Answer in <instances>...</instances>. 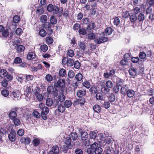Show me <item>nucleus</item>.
<instances>
[{
	"mask_svg": "<svg viewBox=\"0 0 154 154\" xmlns=\"http://www.w3.org/2000/svg\"><path fill=\"white\" fill-rule=\"evenodd\" d=\"M8 138L11 142L15 141L16 139V133L14 130H11L8 136Z\"/></svg>",
	"mask_w": 154,
	"mask_h": 154,
	"instance_id": "nucleus-8",
	"label": "nucleus"
},
{
	"mask_svg": "<svg viewBox=\"0 0 154 154\" xmlns=\"http://www.w3.org/2000/svg\"><path fill=\"white\" fill-rule=\"evenodd\" d=\"M2 35L5 37H7L9 36V32L8 29H6L2 32Z\"/></svg>",
	"mask_w": 154,
	"mask_h": 154,
	"instance_id": "nucleus-58",
	"label": "nucleus"
},
{
	"mask_svg": "<svg viewBox=\"0 0 154 154\" xmlns=\"http://www.w3.org/2000/svg\"><path fill=\"white\" fill-rule=\"evenodd\" d=\"M134 91L132 89H130L127 91L126 95L128 97L131 98L134 96Z\"/></svg>",
	"mask_w": 154,
	"mask_h": 154,
	"instance_id": "nucleus-21",
	"label": "nucleus"
},
{
	"mask_svg": "<svg viewBox=\"0 0 154 154\" xmlns=\"http://www.w3.org/2000/svg\"><path fill=\"white\" fill-rule=\"evenodd\" d=\"M106 87L111 88L113 87V83L111 81L109 80L106 82Z\"/></svg>",
	"mask_w": 154,
	"mask_h": 154,
	"instance_id": "nucleus-59",
	"label": "nucleus"
},
{
	"mask_svg": "<svg viewBox=\"0 0 154 154\" xmlns=\"http://www.w3.org/2000/svg\"><path fill=\"white\" fill-rule=\"evenodd\" d=\"M46 41L47 44L51 45L53 42L54 40L52 37L49 36L46 37Z\"/></svg>",
	"mask_w": 154,
	"mask_h": 154,
	"instance_id": "nucleus-39",
	"label": "nucleus"
},
{
	"mask_svg": "<svg viewBox=\"0 0 154 154\" xmlns=\"http://www.w3.org/2000/svg\"><path fill=\"white\" fill-rule=\"evenodd\" d=\"M40 139L37 138H35L33 140L32 143L35 146H37L40 144Z\"/></svg>",
	"mask_w": 154,
	"mask_h": 154,
	"instance_id": "nucleus-37",
	"label": "nucleus"
},
{
	"mask_svg": "<svg viewBox=\"0 0 154 154\" xmlns=\"http://www.w3.org/2000/svg\"><path fill=\"white\" fill-rule=\"evenodd\" d=\"M51 151L55 154H58L59 152V149L58 146L57 145L54 146L52 147Z\"/></svg>",
	"mask_w": 154,
	"mask_h": 154,
	"instance_id": "nucleus-31",
	"label": "nucleus"
},
{
	"mask_svg": "<svg viewBox=\"0 0 154 154\" xmlns=\"http://www.w3.org/2000/svg\"><path fill=\"white\" fill-rule=\"evenodd\" d=\"M90 88L89 91L91 94H95L97 93L98 90L95 86H92Z\"/></svg>",
	"mask_w": 154,
	"mask_h": 154,
	"instance_id": "nucleus-30",
	"label": "nucleus"
},
{
	"mask_svg": "<svg viewBox=\"0 0 154 154\" xmlns=\"http://www.w3.org/2000/svg\"><path fill=\"white\" fill-rule=\"evenodd\" d=\"M47 19V17L45 15H43L41 16L40 18V21L41 22L44 23L46 22Z\"/></svg>",
	"mask_w": 154,
	"mask_h": 154,
	"instance_id": "nucleus-49",
	"label": "nucleus"
},
{
	"mask_svg": "<svg viewBox=\"0 0 154 154\" xmlns=\"http://www.w3.org/2000/svg\"><path fill=\"white\" fill-rule=\"evenodd\" d=\"M65 80L64 79H60L54 84V86L55 88L58 89L59 91H62V90H65Z\"/></svg>",
	"mask_w": 154,
	"mask_h": 154,
	"instance_id": "nucleus-3",
	"label": "nucleus"
},
{
	"mask_svg": "<svg viewBox=\"0 0 154 154\" xmlns=\"http://www.w3.org/2000/svg\"><path fill=\"white\" fill-rule=\"evenodd\" d=\"M59 93L57 97V100L58 101L62 103L65 100L66 97L64 94V90L59 91Z\"/></svg>",
	"mask_w": 154,
	"mask_h": 154,
	"instance_id": "nucleus-7",
	"label": "nucleus"
},
{
	"mask_svg": "<svg viewBox=\"0 0 154 154\" xmlns=\"http://www.w3.org/2000/svg\"><path fill=\"white\" fill-rule=\"evenodd\" d=\"M79 132L81 134V139L82 140H87L88 137L87 133L83 131L82 129L80 128Z\"/></svg>",
	"mask_w": 154,
	"mask_h": 154,
	"instance_id": "nucleus-11",
	"label": "nucleus"
},
{
	"mask_svg": "<svg viewBox=\"0 0 154 154\" xmlns=\"http://www.w3.org/2000/svg\"><path fill=\"white\" fill-rule=\"evenodd\" d=\"M79 48L81 51H85L86 48V45L84 42H79Z\"/></svg>",
	"mask_w": 154,
	"mask_h": 154,
	"instance_id": "nucleus-26",
	"label": "nucleus"
},
{
	"mask_svg": "<svg viewBox=\"0 0 154 154\" xmlns=\"http://www.w3.org/2000/svg\"><path fill=\"white\" fill-rule=\"evenodd\" d=\"M116 80V85L120 87H122L123 85L124 81L122 79L116 76H114L113 77V80Z\"/></svg>",
	"mask_w": 154,
	"mask_h": 154,
	"instance_id": "nucleus-10",
	"label": "nucleus"
},
{
	"mask_svg": "<svg viewBox=\"0 0 154 154\" xmlns=\"http://www.w3.org/2000/svg\"><path fill=\"white\" fill-rule=\"evenodd\" d=\"M25 75H20L17 77V80L20 83H22L23 82V79H25Z\"/></svg>",
	"mask_w": 154,
	"mask_h": 154,
	"instance_id": "nucleus-46",
	"label": "nucleus"
},
{
	"mask_svg": "<svg viewBox=\"0 0 154 154\" xmlns=\"http://www.w3.org/2000/svg\"><path fill=\"white\" fill-rule=\"evenodd\" d=\"M105 33L106 35H111L113 32V29L110 27H107L105 29Z\"/></svg>",
	"mask_w": 154,
	"mask_h": 154,
	"instance_id": "nucleus-35",
	"label": "nucleus"
},
{
	"mask_svg": "<svg viewBox=\"0 0 154 154\" xmlns=\"http://www.w3.org/2000/svg\"><path fill=\"white\" fill-rule=\"evenodd\" d=\"M72 147H70L66 145H64L62 148V151L65 153H67L69 149H71Z\"/></svg>",
	"mask_w": 154,
	"mask_h": 154,
	"instance_id": "nucleus-44",
	"label": "nucleus"
},
{
	"mask_svg": "<svg viewBox=\"0 0 154 154\" xmlns=\"http://www.w3.org/2000/svg\"><path fill=\"white\" fill-rule=\"evenodd\" d=\"M95 149L94 153L95 154H101L103 152L102 148L99 146L98 144L96 142H95Z\"/></svg>",
	"mask_w": 154,
	"mask_h": 154,
	"instance_id": "nucleus-12",
	"label": "nucleus"
},
{
	"mask_svg": "<svg viewBox=\"0 0 154 154\" xmlns=\"http://www.w3.org/2000/svg\"><path fill=\"white\" fill-rule=\"evenodd\" d=\"M35 53L33 52H31L28 53L27 56V58L29 60H32L35 58Z\"/></svg>",
	"mask_w": 154,
	"mask_h": 154,
	"instance_id": "nucleus-18",
	"label": "nucleus"
},
{
	"mask_svg": "<svg viewBox=\"0 0 154 154\" xmlns=\"http://www.w3.org/2000/svg\"><path fill=\"white\" fill-rule=\"evenodd\" d=\"M140 8L138 7L134 8L133 9V14H134L136 15L140 13Z\"/></svg>",
	"mask_w": 154,
	"mask_h": 154,
	"instance_id": "nucleus-47",
	"label": "nucleus"
},
{
	"mask_svg": "<svg viewBox=\"0 0 154 154\" xmlns=\"http://www.w3.org/2000/svg\"><path fill=\"white\" fill-rule=\"evenodd\" d=\"M86 94V91L85 89L78 90L76 92V95L79 98H84Z\"/></svg>",
	"mask_w": 154,
	"mask_h": 154,
	"instance_id": "nucleus-9",
	"label": "nucleus"
},
{
	"mask_svg": "<svg viewBox=\"0 0 154 154\" xmlns=\"http://www.w3.org/2000/svg\"><path fill=\"white\" fill-rule=\"evenodd\" d=\"M40 49L41 51L44 52H45L48 50V47L47 45L44 44L40 46Z\"/></svg>",
	"mask_w": 154,
	"mask_h": 154,
	"instance_id": "nucleus-43",
	"label": "nucleus"
},
{
	"mask_svg": "<svg viewBox=\"0 0 154 154\" xmlns=\"http://www.w3.org/2000/svg\"><path fill=\"white\" fill-rule=\"evenodd\" d=\"M114 24L116 26L118 25L119 24L120 22L119 19V18L118 17H115L114 18Z\"/></svg>",
	"mask_w": 154,
	"mask_h": 154,
	"instance_id": "nucleus-54",
	"label": "nucleus"
},
{
	"mask_svg": "<svg viewBox=\"0 0 154 154\" xmlns=\"http://www.w3.org/2000/svg\"><path fill=\"white\" fill-rule=\"evenodd\" d=\"M58 111L61 113H63L65 110V107L61 104H60L58 106Z\"/></svg>",
	"mask_w": 154,
	"mask_h": 154,
	"instance_id": "nucleus-40",
	"label": "nucleus"
},
{
	"mask_svg": "<svg viewBox=\"0 0 154 154\" xmlns=\"http://www.w3.org/2000/svg\"><path fill=\"white\" fill-rule=\"evenodd\" d=\"M54 89L53 86H49L47 88V91L49 94H51L53 93Z\"/></svg>",
	"mask_w": 154,
	"mask_h": 154,
	"instance_id": "nucleus-57",
	"label": "nucleus"
},
{
	"mask_svg": "<svg viewBox=\"0 0 154 154\" xmlns=\"http://www.w3.org/2000/svg\"><path fill=\"white\" fill-rule=\"evenodd\" d=\"M25 79L27 81H30L32 80L34 78V76L32 75H25Z\"/></svg>",
	"mask_w": 154,
	"mask_h": 154,
	"instance_id": "nucleus-60",
	"label": "nucleus"
},
{
	"mask_svg": "<svg viewBox=\"0 0 154 154\" xmlns=\"http://www.w3.org/2000/svg\"><path fill=\"white\" fill-rule=\"evenodd\" d=\"M38 34L40 36L42 37H45L47 35V32L43 28L41 27L39 28Z\"/></svg>",
	"mask_w": 154,
	"mask_h": 154,
	"instance_id": "nucleus-22",
	"label": "nucleus"
},
{
	"mask_svg": "<svg viewBox=\"0 0 154 154\" xmlns=\"http://www.w3.org/2000/svg\"><path fill=\"white\" fill-rule=\"evenodd\" d=\"M46 104L48 106H51L53 103V100L51 98L47 99L46 101Z\"/></svg>",
	"mask_w": 154,
	"mask_h": 154,
	"instance_id": "nucleus-48",
	"label": "nucleus"
},
{
	"mask_svg": "<svg viewBox=\"0 0 154 154\" xmlns=\"http://www.w3.org/2000/svg\"><path fill=\"white\" fill-rule=\"evenodd\" d=\"M22 58L19 57H17L15 58L14 60V63L16 64L21 63L22 62Z\"/></svg>",
	"mask_w": 154,
	"mask_h": 154,
	"instance_id": "nucleus-45",
	"label": "nucleus"
},
{
	"mask_svg": "<svg viewBox=\"0 0 154 154\" xmlns=\"http://www.w3.org/2000/svg\"><path fill=\"white\" fill-rule=\"evenodd\" d=\"M137 19V17L135 14H133L130 16V20L131 23H134Z\"/></svg>",
	"mask_w": 154,
	"mask_h": 154,
	"instance_id": "nucleus-36",
	"label": "nucleus"
},
{
	"mask_svg": "<svg viewBox=\"0 0 154 154\" xmlns=\"http://www.w3.org/2000/svg\"><path fill=\"white\" fill-rule=\"evenodd\" d=\"M81 27V25L78 23H76L75 24L73 27V29L75 30H79Z\"/></svg>",
	"mask_w": 154,
	"mask_h": 154,
	"instance_id": "nucleus-56",
	"label": "nucleus"
},
{
	"mask_svg": "<svg viewBox=\"0 0 154 154\" xmlns=\"http://www.w3.org/2000/svg\"><path fill=\"white\" fill-rule=\"evenodd\" d=\"M95 34L93 33H91L88 35V38L89 40H92L93 39L95 38Z\"/></svg>",
	"mask_w": 154,
	"mask_h": 154,
	"instance_id": "nucleus-61",
	"label": "nucleus"
},
{
	"mask_svg": "<svg viewBox=\"0 0 154 154\" xmlns=\"http://www.w3.org/2000/svg\"><path fill=\"white\" fill-rule=\"evenodd\" d=\"M12 120L13 121L15 125L16 126L19 125L21 124L20 120L18 118H16Z\"/></svg>",
	"mask_w": 154,
	"mask_h": 154,
	"instance_id": "nucleus-51",
	"label": "nucleus"
},
{
	"mask_svg": "<svg viewBox=\"0 0 154 154\" xmlns=\"http://www.w3.org/2000/svg\"><path fill=\"white\" fill-rule=\"evenodd\" d=\"M13 20L14 23H17L20 22V16L18 15H15L13 17Z\"/></svg>",
	"mask_w": 154,
	"mask_h": 154,
	"instance_id": "nucleus-32",
	"label": "nucleus"
},
{
	"mask_svg": "<svg viewBox=\"0 0 154 154\" xmlns=\"http://www.w3.org/2000/svg\"><path fill=\"white\" fill-rule=\"evenodd\" d=\"M1 94L4 97H7L9 95V91L6 89H3L1 91Z\"/></svg>",
	"mask_w": 154,
	"mask_h": 154,
	"instance_id": "nucleus-52",
	"label": "nucleus"
},
{
	"mask_svg": "<svg viewBox=\"0 0 154 154\" xmlns=\"http://www.w3.org/2000/svg\"><path fill=\"white\" fill-rule=\"evenodd\" d=\"M36 14L38 15H41L45 12L44 7L42 6L38 7L36 10Z\"/></svg>",
	"mask_w": 154,
	"mask_h": 154,
	"instance_id": "nucleus-13",
	"label": "nucleus"
},
{
	"mask_svg": "<svg viewBox=\"0 0 154 154\" xmlns=\"http://www.w3.org/2000/svg\"><path fill=\"white\" fill-rule=\"evenodd\" d=\"M59 75L62 77H64L66 75V71L64 69H61L59 71Z\"/></svg>",
	"mask_w": 154,
	"mask_h": 154,
	"instance_id": "nucleus-42",
	"label": "nucleus"
},
{
	"mask_svg": "<svg viewBox=\"0 0 154 154\" xmlns=\"http://www.w3.org/2000/svg\"><path fill=\"white\" fill-rule=\"evenodd\" d=\"M59 7L58 5L54 6L52 4H49L47 6V10L48 12H52L54 15L58 14L61 16L63 13V10L62 7Z\"/></svg>",
	"mask_w": 154,
	"mask_h": 154,
	"instance_id": "nucleus-1",
	"label": "nucleus"
},
{
	"mask_svg": "<svg viewBox=\"0 0 154 154\" xmlns=\"http://www.w3.org/2000/svg\"><path fill=\"white\" fill-rule=\"evenodd\" d=\"M39 106V108L41 110V114L42 118L44 120L47 119V115L49 113L48 108L45 106V104L43 103H40Z\"/></svg>",
	"mask_w": 154,
	"mask_h": 154,
	"instance_id": "nucleus-2",
	"label": "nucleus"
},
{
	"mask_svg": "<svg viewBox=\"0 0 154 154\" xmlns=\"http://www.w3.org/2000/svg\"><path fill=\"white\" fill-rule=\"evenodd\" d=\"M93 109L94 111L97 113H99L101 110V108L98 105H95L93 107Z\"/></svg>",
	"mask_w": 154,
	"mask_h": 154,
	"instance_id": "nucleus-34",
	"label": "nucleus"
},
{
	"mask_svg": "<svg viewBox=\"0 0 154 154\" xmlns=\"http://www.w3.org/2000/svg\"><path fill=\"white\" fill-rule=\"evenodd\" d=\"M50 23L53 25L56 24L57 21L56 18L53 15H52L50 18Z\"/></svg>",
	"mask_w": 154,
	"mask_h": 154,
	"instance_id": "nucleus-38",
	"label": "nucleus"
},
{
	"mask_svg": "<svg viewBox=\"0 0 154 154\" xmlns=\"http://www.w3.org/2000/svg\"><path fill=\"white\" fill-rule=\"evenodd\" d=\"M95 25V24L94 22L91 21L88 26H87L86 28L89 31H91L94 28Z\"/></svg>",
	"mask_w": 154,
	"mask_h": 154,
	"instance_id": "nucleus-29",
	"label": "nucleus"
},
{
	"mask_svg": "<svg viewBox=\"0 0 154 154\" xmlns=\"http://www.w3.org/2000/svg\"><path fill=\"white\" fill-rule=\"evenodd\" d=\"M95 142L91 145L90 148H88L87 150V152L88 154H94V153Z\"/></svg>",
	"mask_w": 154,
	"mask_h": 154,
	"instance_id": "nucleus-14",
	"label": "nucleus"
},
{
	"mask_svg": "<svg viewBox=\"0 0 154 154\" xmlns=\"http://www.w3.org/2000/svg\"><path fill=\"white\" fill-rule=\"evenodd\" d=\"M71 137L72 140H76L78 138V135L76 132H73L71 134Z\"/></svg>",
	"mask_w": 154,
	"mask_h": 154,
	"instance_id": "nucleus-63",
	"label": "nucleus"
},
{
	"mask_svg": "<svg viewBox=\"0 0 154 154\" xmlns=\"http://www.w3.org/2000/svg\"><path fill=\"white\" fill-rule=\"evenodd\" d=\"M83 86H84L87 89H89L91 87V85L89 81L85 79L82 83Z\"/></svg>",
	"mask_w": 154,
	"mask_h": 154,
	"instance_id": "nucleus-27",
	"label": "nucleus"
},
{
	"mask_svg": "<svg viewBox=\"0 0 154 154\" xmlns=\"http://www.w3.org/2000/svg\"><path fill=\"white\" fill-rule=\"evenodd\" d=\"M14 45L17 46L16 50L18 52L20 53L24 51L25 48V47L22 45H18L17 44L15 43Z\"/></svg>",
	"mask_w": 154,
	"mask_h": 154,
	"instance_id": "nucleus-20",
	"label": "nucleus"
},
{
	"mask_svg": "<svg viewBox=\"0 0 154 154\" xmlns=\"http://www.w3.org/2000/svg\"><path fill=\"white\" fill-rule=\"evenodd\" d=\"M103 98L102 94L100 93H96V98L97 100H102Z\"/></svg>",
	"mask_w": 154,
	"mask_h": 154,
	"instance_id": "nucleus-55",
	"label": "nucleus"
},
{
	"mask_svg": "<svg viewBox=\"0 0 154 154\" xmlns=\"http://www.w3.org/2000/svg\"><path fill=\"white\" fill-rule=\"evenodd\" d=\"M8 74V72L5 69H2L0 71V77L1 78H5Z\"/></svg>",
	"mask_w": 154,
	"mask_h": 154,
	"instance_id": "nucleus-25",
	"label": "nucleus"
},
{
	"mask_svg": "<svg viewBox=\"0 0 154 154\" xmlns=\"http://www.w3.org/2000/svg\"><path fill=\"white\" fill-rule=\"evenodd\" d=\"M74 62V61L72 59L70 58H68L67 64L68 66L69 67L72 66L73 65Z\"/></svg>",
	"mask_w": 154,
	"mask_h": 154,
	"instance_id": "nucleus-53",
	"label": "nucleus"
},
{
	"mask_svg": "<svg viewBox=\"0 0 154 154\" xmlns=\"http://www.w3.org/2000/svg\"><path fill=\"white\" fill-rule=\"evenodd\" d=\"M75 154H83V151L82 149L80 148H76L75 150Z\"/></svg>",
	"mask_w": 154,
	"mask_h": 154,
	"instance_id": "nucleus-64",
	"label": "nucleus"
},
{
	"mask_svg": "<svg viewBox=\"0 0 154 154\" xmlns=\"http://www.w3.org/2000/svg\"><path fill=\"white\" fill-rule=\"evenodd\" d=\"M110 90L109 88L104 85H103V86H102L101 88V92L103 93L107 94L109 92Z\"/></svg>",
	"mask_w": 154,
	"mask_h": 154,
	"instance_id": "nucleus-28",
	"label": "nucleus"
},
{
	"mask_svg": "<svg viewBox=\"0 0 154 154\" xmlns=\"http://www.w3.org/2000/svg\"><path fill=\"white\" fill-rule=\"evenodd\" d=\"M20 141L23 143H24L25 144L28 145L31 142V139L29 137H22L21 138Z\"/></svg>",
	"mask_w": 154,
	"mask_h": 154,
	"instance_id": "nucleus-17",
	"label": "nucleus"
},
{
	"mask_svg": "<svg viewBox=\"0 0 154 154\" xmlns=\"http://www.w3.org/2000/svg\"><path fill=\"white\" fill-rule=\"evenodd\" d=\"M72 140L70 137H67L66 138L65 142V143L66 145L69 146L70 148L71 147H73V145L71 144Z\"/></svg>",
	"mask_w": 154,
	"mask_h": 154,
	"instance_id": "nucleus-24",
	"label": "nucleus"
},
{
	"mask_svg": "<svg viewBox=\"0 0 154 154\" xmlns=\"http://www.w3.org/2000/svg\"><path fill=\"white\" fill-rule=\"evenodd\" d=\"M137 18L139 22L142 21L144 20V15L142 13H140L138 15Z\"/></svg>",
	"mask_w": 154,
	"mask_h": 154,
	"instance_id": "nucleus-50",
	"label": "nucleus"
},
{
	"mask_svg": "<svg viewBox=\"0 0 154 154\" xmlns=\"http://www.w3.org/2000/svg\"><path fill=\"white\" fill-rule=\"evenodd\" d=\"M129 88L127 85L122 86L120 89V93L121 94L125 95L127 91L128 90Z\"/></svg>",
	"mask_w": 154,
	"mask_h": 154,
	"instance_id": "nucleus-15",
	"label": "nucleus"
},
{
	"mask_svg": "<svg viewBox=\"0 0 154 154\" xmlns=\"http://www.w3.org/2000/svg\"><path fill=\"white\" fill-rule=\"evenodd\" d=\"M83 77L82 74L79 73L76 75L75 79L77 82H80V83L81 81H82Z\"/></svg>",
	"mask_w": 154,
	"mask_h": 154,
	"instance_id": "nucleus-19",
	"label": "nucleus"
},
{
	"mask_svg": "<svg viewBox=\"0 0 154 154\" xmlns=\"http://www.w3.org/2000/svg\"><path fill=\"white\" fill-rule=\"evenodd\" d=\"M12 97L18 99L20 97V93L17 90H14L11 94Z\"/></svg>",
	"mask_w": 154,
	"mask_h": 154,
	"instance_id": "nucleus-23",
	"label": "nucleus"
},
{
	"mask_svg": "<svg viewBox=\"0 0 154 154\" xmlns=\"http://www.w3.org/2000/svg\"><path fill=\"white\" fill-rule=\"evenodd\" d=\"M86 102L85 99L84 98H80L76 99L73 102L74 105H79L82 106L84 105Z\"/></svg>",
	"mask_w": 154,
	"mask_h": 154,
	"instance_id": "nucleus-4",
	"label": "nucleus"
},
{
	"mask_svg": "<svg viewBox=\"0 0 154 154\" xmlns=\"http://www.w3.org/2000/svg\"><path fill=\"white\" fill-rule=\"evenodd\" d=\"M129 75L132 78H134L137 74L136 69L134 67L130 68L128 70Z\"/></svg>",
	"mask_w": 154,
	"mask_h": 154,
	"instance_id": "nucleus-16",
	"label": "nucleus"
},
{
	"mask_svg": "<svg viewBox=\"0 0 154 154\" xmlns=\"http://www.w3.org/2000/svg\"><path fill=\"white\" fill-rule=\"evenodd\" d=\"M64 104L65 107L68 108L72 106V102L70 100H67L64 101Z\"/></svg>",
	"mask_w": 154,
	"mask_h": 154,
	"instance_id": "nucleus-33",
	"label": "nucleus"
},
{
	"mask_svg": "<svg viewBox=\"0 0 154 154\" xmlns=\"http://www.w3.org/2000/svg\"><path fill=\"white\" fill-rule=\"evenodd\" d=\"M49 22H46L44 24V27L46 29L49 35H51L53 33V29L51 28V25Z\"/></svg>",
	"mask_w": 154,
	"mask_h": 154,
	"instance_id": "nucleus-6",
	"label": "nucleus"
},
{
	"mask_svg": "<svg viewBox=\"0 0 154 154\" xmlns=\"http://www.w3.org/2000/svg\"><path fill=\"white\" fill-rule=\"evenodd\" d=\"M18 110V108L17 107L13 108L11 110L8 116L11 120L14 119L15 118H16L17 115V112Z\"/></svg>",
	"mask_w": 154,
	"mask_h": 154,
	"instance_id": "nucleus-5",
	"label": "nucleus"
},
{
	"mask_svg": "<svg viewBox=\"0 0 154 154\" xmlns=\"http://www.w3.org/2000/svg\"><path fill=\"white\" fill-rule=\"evenodd\" d=\"M68 75L69 78L72 79L74 77L75 74L74 72L72 70H70L69 71Z\"/></svg>",
	"mask_w": 154,
	"mask_h": 154,
	"instance_id": "nucleus-62",
	"label": "nucleus"
},
{
	"mask_svg": "<svg viewBox=\"0 0 154 154\" xmlns=\"http://www.w3.org/2000/svg\"><path fill=\"white\" fill-rule=\"evenodd\" d=\"M87 29H85L83 28H80L79 30V33L80 34L82 35H86L87 32Z\"/></svg>",
	"mask_w": 154,
	"mask_h": 154,
	"instance_id": "nucleus-41",
	"label": "nucleus"
}]
</instances>
